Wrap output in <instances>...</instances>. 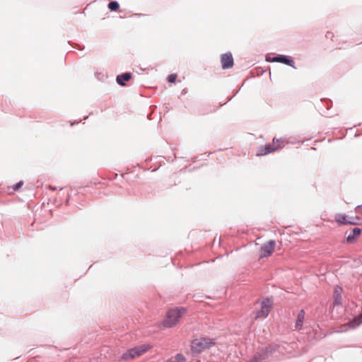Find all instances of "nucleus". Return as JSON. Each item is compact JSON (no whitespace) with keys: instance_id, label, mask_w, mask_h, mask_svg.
<instances>
[{"instance_id":"f257e3e1","label":"nucleus","mask_w":362,"mask_h":362,"mask_svg":"<svg viewBox=\"0 0 362 362\" xmlns=\"http://www.w3.org/2000/svg\"><path fill=\"white\" fill-rule=\"evenodd\" d=\"M187 313V309L183 307H175L169 309L163 320L161 325L165 328H172L178 325L182 317Z\"/></svg>"},{"instance_id":"f03ea898","label":"nucleus","mask_w":362,"mask_h":362,"mask_svg":"<svg viewBox=\"0 0 362 362\" xmlns=\"http://www.w3.org/2000/svg\"><path fill=\"white\" fill-rule=\"evenodd\" d=\"M152 346L150 344H141L137 346H135L132 349H129L126 352H124L121 359L124 361H129V360H134L135 358H137L141 356H143L144 354H146L147 351H148Z\"/></svg>"},{"instance_id":"7ed1b4c3","label":"nucleus","mask_w":362,"mask_h":362,"mask_svg":"<svg viewBox=\"0 0 362 362\" xmlns=\"http://www.w3.org/2000/svg\"><path fill=\"white\" fill-rule=\"evenodd\" d=\"M214 345L215 341L214 339L201 337L195 339L192 341L191 349L192 352L199 354Z\"/></svg>"},{"instance_id":"20e7f679","label":"nucleus","mask_w":362,"mask_h":362,"mask_svg":"<svg viewBox=\"0 0 362 362\" xmlns=\"http://www.w3.org/2000/svg\"><path fill=\"white\" fill-rule=\"evenodd\" d=\"M272 301L270 299L263 300L260 304V308L255 313V318H265L271 311Z\"/></svg>"},{"instance_id":"39448f33","label":"nucleus","mask_w":362,"mask_h":362,"mask_svg":"<svg viewBox=\"0 0 362 362\" xmlns=\"http://www.w3.org/2000/svg\"><path fill=\"white\" fill-rule=\"evenodd\" d=\"M279 142L280 141L279 139L276 140L274 139L272 141V144H267L264 146L259 147L257 152V156H265L280 148L281 146Z\"/></svg>"},{"instance_id":"423d86ee","label":"nucleus","mask_w":362,"mask_h":362,"mask_svg":"<svg viewBox=\"0 0 362 362\" xmlns=\"http://www.w3.org/2000/svg\"><path fill=\"white\" fill-rule=\"evenodd\" d=\"M275 241L269 240L267 243H265L260 249L259 257L264 258L270 256L275 248Z\"/></svg>"},{"instance_id":"0eeeda50","label":"nucleus","mask_w":362,"mask_h":362,"mask_svg":"<svg viewBox=\"0 0 362 362\" xmlns=\"http://www.w3.org/2000/svg\"><path fill=\"white\" fill-rule=\"evenodd\" d=\"M221 62L224 69L231 68L233 66V58L230 53H226L221 55Z\"/></svg>"},{"instance_id":"6e6552de","label":"nucleus","mask_w":362,"mask_h":362,"mask_svg":"<svg viewBox=\"0 0 362 362\" xmlns=\"http://www.w3.org/2000/svg\"><path fill=\"white\" fill-rule=\"evenodd\" d=\"M272 62H280V63H283V64L289 65V66H291L292 67H294V62H293V60L292 59L286 57V56H284V55H279L278 57H274L272 59Z\"/></svg>"},{"instance_id":"1a4fd4ad","label":"nucleus","mask_w":362,"mask_h":362,"mask_svg":"<svg viewBox=\"0 0 362 362\" xmlns=\"http://www.w3.org/2000/svg\"><path fill=\"white\" fill-rule=\"evenodd\" d=\"M361 233V230L359 228H355L347 235L346 241L349 243H354Z\"/></svg>"},{"instance_id":"9d476101","label":"nucleus","mask_w":362,"mask_h":362,"mask_svg":"<svg viewBox=\"0 0 362 362\" xmlns=\"http://www.w3.org/2000/svg\"><path fill=\"white\" fill-rule=\"evenodd\" d=\"M305 311L303 310H301L297 316V320L295 325V328L298 330H300L303 327V322L305 320Z\"/></svg>"},{"instance_id":"9b49d317","label":"nucleus","mask_w":362,"mask_h":362,"mask_svg":"<svg viewBox=\"0 0 362 362\" xmlns=\"http://www.w3.org/2000/svg\"><path fill=\"white\" fill-rule=\"evenodd\" d=\"M334 218H335V221L340 224H344V225H346V224L354 225V224H356L355 222L349 221L347 219L346 216H345L344 214H337L335 216Z\"/></svg>"},{"instance_id":"f8f14e48","label":"nucleus","mask_w":362,"mask_h":362,"mask_svg":"<svg viewBox=\"0 0 362 362\" xmlns=\"http://www.w3.org/2000/svg\"><path fill=\"white\" fill-rule=\"evenodd\" d=\"M132 74L130 73H125L117 76V82L120 86H124L125 83L124 81H128L131 79Z\"/></svg>"},{"instance_id":"ddd939ff","label":"nucleus","mask_w":362,"mask_h":362,"mask_svg":"<svg viewBox=\"0 0 362 362\" xmlns=\"http://www.w3.org/2000/svg\"><path fill=\"white\" fill-rule=\"evenodd\" d=\"M341 291L342 289L341 287L337 286L334 288V298L335 303L337 304L340 303Z\"/></svg>"},{"instance_id":"4468645a","label":"nucleus","mask_w":362,"mask_h":362,"mask_svg":"<svg viewBox=\"0 0 362 362\" xmlns=\"http://www.w3.org/2000/svg\"><path fill=\"white\" fill-rule=\"evenodd\" d=\"M166 362H186V358L182 354H177L174 357L170 358Z\"/></svg>"},{"instance_id":"2eb2a0df","label":"nucleus","mask_w":362,"mask_h":362,"mask_svg":"<svg viewBox=\"0 0 362 362\" xmlns=\"http://www.w3.org/2000/svg\"><path fill=\"white\" fill-rule=\"evenodd\" d=\"M107 6L111 11H117L119 8V5L117 1H111L109 3Z\"/></svg>"},{"instance_id":"dca6fc26","label":"nucleus","mask_w":362,"mask_h":362,"mask_svg":"<svg viewBox=\"0 0 362 362\" xmlns=\"http://www.w3.org/2000/svg\"><path fill=\"white\" fill-rule=\"evenodd\" d=\"M23 181L21 180V181L18 182L16 185L11 187V188L13 189V191H17L23 186Z\"/></svg>"},{"instance_id":"f3484780","label":"nucleus","mask_w":362,"mask_h":362,"mask_svg":"<svg viewBox=\"0 0 362 362\" xmlns=\"http://www.w3.org/2000/svg\"><path fill=\"white\" fill-rule=\"evenodd\" d=\"M176 78H177L176 74H171L168 76V81L170 83H174V82H175Z\"/></svg>"},{"instance_id":"a211bd4d","label":"nucleus","mask_w":362,"mask_h":362,"mask_svg":"<svg viewBox=\"0 0 362 362\" xmlns=\"http://www.w3.org/2000/svg\"><path fill=\"white\" fill-rule=\"evenodd\" d=\"M361 207H362L361 206H358L356 208V210H358V209H361Z\"/></svg>"}]
</instances>
